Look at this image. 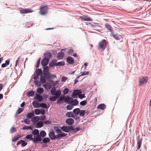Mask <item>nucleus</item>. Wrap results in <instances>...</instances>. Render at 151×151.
Here are the masks:
<instances>
[{
    "mask_svg": "<svg viewBox=\"0 0 151 151\" xmlns=\"http://www.w3.org/2000/svg\"><path fill=\"white\" fill-rule=\"evenodd\" d=\"M50 93L52 95H55L57 97H59L61 94V91L60 90H56L55 88L53 86L51 88Z\"/></svg>",
    "mask_w": 151,
    "mask_h": 151,
    "instance_id": "f257e3e1",
    "label": "nucleus"
},
{
    "mask_svg": "<svg viewBox=\"0 0 151 151\" xmlns=\"http://www.w3.org/2000/svg\"><path fill=\"white\" fill-rule=\"evenodd\" d=\"M55 129L56 132L58 134L56 135V136L58 139L65 137L67 135V134L64 133L61 130L58 128H57L56 129L55 128Z\"/></svg>",
    "mask_w": 151,
    "mask_h": 151,
    "instance_id": "f03ea898",
    "label": "nucleus"
},
{
    "mask_svg": "<svg viewBox=\"0 0 151 151\" xmlns=\"http://www.w3.org/2000/svg\"><path fill=\"white\" fill-rule=\"evenodd\" d=\"M43 69V74L46 77L47 79H50V73L49 72V67L48 66L44 67Z\"/></svg>",
    "mask_w": 151,
    "mask_h": 151,
    "instance_id": "7ed1b4c3",
    "label": "nucleus"
},
{
    "mask_svg": "<svg viewBox=\"0 0 151 151\" xmlns=\"http://www.w3.org/2000/svg\"><path fill=\"white\" fill-rule=\"evenodd\" d=\"M148 78L147 77H143L139 78V86H142L143 85L146 84L147 83Z\"/></svg>",
    "mask_w": 151,
    "mask_h": 151,
    "instance_id": "20e7f679",
    "label": "nucleus"
},
{
    "mask_svg": "<svg viewBox=\"0 0 151 151\" xmlns=\"http://www.w3.org/2000/svg\"><path fill=\"white\" fill-rule=\"evenodd\" d=\"M24 139L26 140L28 139L30 140L35 143H38L37 139H35L34 137L33 138L32 134H29L27 135L25 137V138H24Z\"/></svg>",
    "mask_w": 151,
    "mask_h": 151,
    "instance_id": "39448f33",
    "label": "nucleus"
},
{
    "mask_svg": "<svg viewBox=\"0 0 151 151\" xmlns=\"http://www.w3.org/2000/svg\"><path fill=\"white\" fill-rule=\"evenodd\" d=\"M107 42L105 40H102L99 43V49H105L106 46Z\"/></svg>",
    "mask_w": 151,
    "mask_h": 151,
    "instance_id": "423d86ee",
    "label": "nucleus"
},
{
    "mask_svg": "<svg viewBox=\"0 0 151 151\" xmlns=\"http://www.w3.org/2000/svg\"><path fill=\"white\" fill-rule=\"evenodd\" d=\"M46 135V133L45 131L44 130H42L40 131V133L39 134V136L37 139L38 143L39 141H42V138L44 137Z\"/></svg>",
    "mask_w": 151,
    "mask_h": 151,
    "instance_id": "0eeeda50",
    "label": "nucleus"
},
{
    "mask_svg": "<svg viewBox=\"0 0 151 151\" xmlns=\"http://www.w3.org/2000/svg\"><path fill=\"white\" fill-rule=\"evenodd\" d=\"M82 93V91L81 90H75L72 93V96L74 98H76L80 94Z\"/></svg>",
    "mask_w": 151,
    "mask_h": 151,
    "instance_id": "6e6552de",
    "label": "nucleus"
},
{
    "mask_svg": "<svg viewBox=\"0 0 151 151\" xmlns=\"http://www.w3.org/2000/svg\"><path fill=\"white\" fill-rule=\"evenodd\" d=\"M32 133L34 137L37 139L39 136V130L38 129H35L32 131Z\"/></svg>",
    "mask_w": 151,
    "mask_h": 151,
    "instance_id": "1a4fd4ad",
    "label": "nucleus"
},
{
    "mask_svg": "<svg viewBox=\"0 0 151 151\" xmlns=\"http://www.w3.org/2000/svg\"><path fill=\"white\" fill-rule=\"evenodd\" d=\"M47 8L45 6L42 7L40 8V12L42 15H45L47 12Z\"/></svg>",
    "mask_w": 151,
    "mask_h": 151,
    "instance_id": "9d476101",
    "label": "nucleus"
},
{
    "mask_svg": "<svg viewBox=\"0 0 151 151\" xmlns=\"http://www.w3.org/2000/svg\"><path fill=\"white\" fill-rule=\"evenodd\" d=\"M49 60H48L45 58H43L42 60L41 64L43 67L47 66V65L48 64Z\"/></svg>",
    "mask_w": 151,
    "mask_h": 151,
    "instance_id": "9b49d317",
    "label": "nucleus"
},
{
    "mask_svg": "<svg viewBox=\"0 0 151 151\" xmlns=\"http://www.w3.org/2000/svg\"><path fill=\"white\" fill-rule=\"evenodd\" d=\"M34 98L37 101L40 102H42L44 100L43 97L42 96L38 94H35V97Z\"/></svg>",
    "mask_w": 151,
    "mask_h": 151,
    "instance_id": "f8f14e48",
    "label": "nucleus"
},
{
    "mask_svg": "<svg viewBox=\"0 0 151 151\" xmlns=\"http://www.w3.org/2000/svg\"><path fill=\"white\" fill-rule=\"evenodd\" d=\"M49 137L52 140H54L57 139L56 135H55V133L53 132H50L49 134Z\"/></svg>",
    "mask_w": 151,
    "mask_h": 151,
    "instance_id": "ddd939ff",
    "label": "nucleus"
},
{
    "mask_svg": "<svg viewBox=\"0 0 151 151\" xmlns=\"http://www.w3.org/2000/svg\"><path fill=\"white\" fill-rule=\"evenodd\" d=\"M42 141H39V143L42 144L44 143L45 144L47 143L50 142V139L48 137H44L42 139Z\"/></svg>",
    "mask_w": 151,
    "mask_h": 151,
    "instance_id": "4468645a",
    "label": "nucleus"
},
{
    "mask_svg": "<svg viewBox=\"0 0 151 151\" xmlns=\"http://www.w3.org/2000/svg\"><path fill=\"white\" fill-rule=\"evenodd\" d=\"M33 11L31 10L26 9H24L20 11V13L22 14H24L31 13Z\"/></svg>",
    "mask_w": 151,
    "mask_h": 151,
    "instance_id": "2eb2a0df",
    "label": "nucleus"
},
{
    "mask_svg": "<svg viewBox=\"0 0 151 151\" xmlns=\"http://www.w3.org/2000/svg\"><path fill=\"white\" fill-rule=\"evenodd\" d=\"M70 132L71 133H75L81 130V129L79 127H77L76 128L74 129L72 126H70Z\"/></svg>",
    "mask_w": 151,
    "mask_h": 151,
    "instance_id": "dca6fc26",
    "label": "nucleus"
},
{
    "mask_svg": "<svg viewBox=\"0 0 151 151\" xmlns=\"http://www.w3.org/2000/svg\"><path fill=\"white\" fill-rule=\"evenodd\" d=\"M74 122V120L73 119L69 118L67 119L65 121L66 123L69 125H72Z\"/></svg>",
    "mask_w": 151,
    "mask_h": 151,
    "instance_id": "f3484780",
    "label": "nucleus"
},
{
    "mask_svg": "<svg viewBox=\"0 0 151 151\" xmlns=\"http://www.w3.org/2000/svg\"><path fill=\"white\" fill-rule=\"evenodd\" d=\"M73 101V99L70 97H65L64 100V101L68 104H70L72 103Z\"/></svg>",
    "mask_w": 151,
    "mask_h": 151,
    "instance_id": "a211bd4d",
    "label": "nucleus"
},
{
    "mask_svg": "<svg viewBox=\"0 0 151 151\" xmlns=\"http://www.w3.org/2000/svg\"><path fill=\"white\" fill-rule=\"evenodd\" d=\"M70 127L68 128L67 126H63L62 127H61V130L63 131L66 132H70Z\"/></svg>",
    "mask_w": 151,
    "mask_h": 151,
    "instance_id": "6ab92c4d",
    "label": "nucleus"
},
{
    "mask_svg": "<svg viewBox=\"0 0 151 151\" xmlns=\"http://www.w3.org/2000/svg\"><path fill=\"white\" fill-rule=\"evenodd\" d=\"M66 60L69 64H72L74 63L73 58L70 56H68L66 58Z\"/></svg>",
    "mask_w": 151,
    "mask_h": 151,
    "instance_id": "aec40b11",
    "label": "nucleus"
},
{
    "mask_svg": "<svg viewBox=\"0 0 151 151\" xmlns=\"http://www.w3.org/2000/svg\"><path fill=\"white\" fill-rule=\"evenodd\" d=\"M40 76V79L41 83H46V79H47L46 77L44 75H43V74Z\"/></svg>",
    "mask_w": 151,
    "mask_h": 151,
    "instance_id": "412c9836",
    "label": "nucleus"
},
{
    "mask_svg": "<svg viewBox=\"0 0 151 151\" xmlns=\"http://www.w3.org/2000/svg\"><path fill=\"white\" fill-rule=\"evenodd\" d=\"M57 60L56 59H53V60L52 61H50L49 63V65L50 67L51 68H52L55 65V66L56 62H57Z\"/></svg>",
    "mask_w": 151,
    "mask_h": 151,
    "instance_id": "4be33fe9",
    "label": "nucleus"
},
{
    "mask_svg": "<svg viewBox=\"0 0 151 151\" xmlns=\"http://www.w3.org/2000/svg\"><path fill=\"white\" fill-rule=\"evenodd\" d=\"M35 116L34 111H32L31 112L28 113L26 117L28 119H32L33 116Z\"/></svg>",
    "mask_w": 151,
    "mask_h": 151,
    "instance_id": "5701e85b",
    "label": "nucleus"
},
{
    "mask_svg": "<svg viewBox=\"0 0 151 151\" xmlns=\"http://www.w3.org/2000/svg\"><path fill=\"white\" fill-rule=\"evenodd\" d=\"M80 18L84 21H91L92 20L90 17L85 16H81L80 17Z\"/></svg>",
    "mask_w": 151,
    "mask_h": 151,
    "instance_id": "b1692460",
    "label": "nucleus"
},
{
    "mask_svg": "<svg viewBox=\"0 0 151 151\" xmlns=\"http://www.w3.org/2000/svg\"><path fill=\"white\" fill-rule=\"evenodd\" d=\"M33 106L36 108H39L40 107V104L36 101H34L32 103Z\"/></svg>",
    "mask_w": 151,
    "mask_h": 151,
    "instance_id": "393cba45",
    "label": "nucleus"
},
{
    "mask_svg": "<svg viewBox=\"0 0 151 151\" xmlns=\"http://www.w3.org/2000/svg\"><path fill=\"white\" fill-rule=\"evenodd\" d=\"M44 87L47 90H50L52 88V85L49 83H47L43 85Z\"/></svg>",
    "mask_w": 151,
    "mask_h": 151,
    "instance_id": "a878e982",
    "label": "nucleus"
},
{
    "mask_svg": "<svg viewBox=\"0 0 151 151\" xmlns=\"http://www.w3.org/2000/svg\"><path fill=\"white\" fill-rule=\"evenodd\" d=\"M105 27L106 28L109 30L110 32H111V35H113V31L111 26L108 23H106L105 24Z\"/></svg>",
    "mask_w": 151,
    "mask_h": 151,
    "instance_id": "bb28decb",
    "label": "nucleus"
},
{
    "mask_svg": "<svg viewBox=\"0 0 151 151\" xmlns=\"http://www.w3.org/2000/svg\"><path fill=\"white\" fill-rule=\"evenodd\" d=\"M113 37L117 40H121L122 39L121 35L117 34L113 35Z\"/></svg>",
    "mask_w": 151,
    "mask_h": 151,
    "instance_id": "cd10ccee",
    "label": "nucleus"
},
{
    "mask_svg": "<svg viewBox=\"0 0 151 151\" xmlns=\"http://www.w3.org/2000/svg\"><path fill=\"white\" fill-rule=\"evenodd\" d=\"M142 139H138L137 142V149L140 151V149L142 145Z\"/></svg>",
    "mask_w": 151,
    "mask_h": 151,
    "instance_id": "c85d7f7f",
    "label": "nucleus"
},
{
    "mask_svg": "<svg viewBox=\"0 0 151 151\" xmlns=\"http://www.w3.org/2000/svg\"><path fill=\"white\" fill-rule=\"evenodd\" d=\"M40 119V118L39 116H35V117H33L31 119V121L34 123H36L37 122H38Z\"/></svg>",
    "mask_w": 151,
    "mask_h": 151,
    "instance_id": "c756f323",
    "label": "nucleus"
},
{
    "mask_svg": "<svg viewBox=\"0 0 151 151\" xmlns=\"http://www.w3.org/2000/svg\"><path fill=\"white\" fill-rule=\"evenodd\" d=\"M43 126V123L41 121H38L36 124V127L37 128H40L42 127Z\"/></svg>",
    "mask_w": 151,
    "mask_h": 151,
    "instance_id": "7c9ffc66",
    "label": "nucleus"
},
{
    "mask_svg": "<svg viewBox=\"0 0 151 151\" xmlns=\"http://www.w3.org/2000/svg\"><path fill=\"white\" fill-rule=\"evenodd\" d=\"M106 108V105L104 104H101L99 105L97 107V108L99 109L104 110Z\"/></svg>",
    "mask_w": 151,
    "mask_h": 151,
    "instance_id": "2f4dec72",
    "label": "nucleus"
},
{
    "mask_svg": "<svg viewBox=\"0 0 151 151\" xmlns=\"http://www.w3.org/2000/svg\"><path fill=\"white\" fill-rule=\"evenodd\" d=\"M35 73L36 75L40 76L43 74L42 70L41 69H37L36 70Z\"/></svg>",
    "mask_w": 151,
    "mask_h": 151,
    "instance_id": "473e14b6",
    "label": "nucleus"
},
{
    "mask_svg": "<svg viewBox=\"0 0 151 151\" xmlns=\"http://www.w3.org/2000/svg\"><path fill=\"white\" fill-rule=\"evenodd\" d=\"M64 56V54L63 52H59L57 55V58L59 59H60L63 58Z\"/></svg>",
    "mask_w": 151,
    "mask_h": 151,
    "instance_id": "72a5a7b5",
    "label": "nucleus"
},
{
    "mask_svg": "<svg viewBox=\"0 0 151 151\" xmlns=\"http://www.w3.org/2000/svg\"><path fill=\"white\" fill-rule=\"evenodd\" d=\"M81 111V109L78 108L74 109L73 110V113L76 115H78Z\"/></svg>",
    "mask_w": 151,
    "mask_h": 151,
    "instance_id": "f704fd0d",
    "label": "nucleus"
},
{
    "mask_svg": "<svg viewBox=\"0 0 151 151\" xmlns=\"http://www.w3.org/2000/svg\"><path fill=\"white\" fill-rule=\"evenodd\" d=\"M35 92L33 91H31L28 92L27 94V96L28 97H33L35 95Z\"/></svg>",
    "mask_w": 151,
    "mask_h": 151,
    "instance_id": "c9c22d12",
    "label": "nucleus"
},
{
    "mask_svg": "<svg viewBox=\"0 0 151 151\" xmlns=\"http://www.w3.org/2000/svg\"><path fill=\"white\" fill-rule=\"evenodd\" d=\"M65 64V63L64 61H60L58 63L56 62L55 66L56 67H60V66H63Z\"/></svg>",
    "mask_w": 151,
    "mask_h": 151,
    "instance_id": "e433bc0d",
    "label": "nucleus"
},
{
    "mask_svg": "<svg viewBox=\"0 0 151 151\" xmlns=\"http://www.w3.org/2000/svg\"><path fill=\"white\" fill-rule=\"evenodd\" d=\"M44 56H45L44 58L48 60H49V58H50L51 55L50 53H45L44 54Z\"/></svg>",
    "mask_w": 151,
    "mask_h": 151,
    "instance_id": "4c0bfd02",
    "label": "nucleus"
},
{
    "mask_svg": "<svg viewBox=\"0 0 151 151\" xmlns=\"http://www.w3.org/2000/svg\"><path fill=\"white\" fill-rule=\"evenodd\" d=\"M9 64V60H7L5 61V63H3L1 65V67L2 68H4L6 66V65H8Z\"/></svg>",
    "mask_w": 151,
    "mask_h": 151,
    "instance_id": "58836bf2",
    "label": "nucleus"
},
{
    "mask_svg": "<svg viewBox=\"0 0 151 151\" xmlns=\"http://www.w3.org/2000/svg\"><path fill=\"white\" fill-rule=\"evenodd\" d=\"M44 91V89L42 87H39L37 89V92L39 94L42 93Z\"/></svg>",
    "mask_w": 151,
    "mask_h": 151,
    "instance_id": "ea45409f",
    "label": "nucleus"
},
{
    "mask_svg": "<svg viewBox=\"0 0 151 151\" xmlns=\"http://www.w3.org/2000/svg\"><path fill=\"white\" fill-rule=\"evenodd\" d=\"M59 97H57L56 96H50L49 97V99L50 101H55L57 100V98H59Z\"/></svg>",
    "mask_w": 151,
    "mask_h": 151,
    "instance_id": "a19ab883",
    "label": "nucleus"
},
{
    "mask_svg": "<svg viewBox=\"0 0 151 151\" xmlns=\"http://www.w3.org/2000/svg\"><path fill=\"white\" fill-rule=\"evenodd\" d=\"M22 122H24V123L27 124H30V121L28 119L26 118L24 120V121H22Z\"/></svg>",
    "mask_w": 151,
    "mask_h": 151,
    "instance_id": "79ce46f5",
    "label": "nucleus"
},
{
    "mask_svg": "<svg viewBox=\"0 0 151 151\" xmlns=\"http://www.w3.org/2000/svg\"><path fill=\"white\" fill-rule=\"evenodd\" d=\"M65 97L64 96L62 95L58 99V102L59 101H61V102L64 101V99L65 98Z\"/></svg>",
    "mask_w": 151,
    "mask_h": 151,
    "instance_id": "37998d69",
    "label": "nucleus"
},
{
    "mask_svg": "<svg viewBox=\"0 0 151 151\" xmlns=\"http://www.w3.org/2000/svg\"><path fill=\"white\" fill-rule=\"evenodd\" d=\"M35 85L37 87H40L41 86V82L40 81H35Z\"/></svg>",
    "mask_w": 151,
    "mask_h": 151,
    "instance_id": "c03bdc74",
    "label": "nucleus"
},
{
    "mask_svg": "<svg viewBox=\"0 0 151 151\" xmlns=\"http://www.w3.org/2000/svg\"><path fill=\"white\" fill-rule=\"evenodd\" d=\"M23 110V109L22 108H19L17 111L15 116L20 114L22 111Z\"/></svg>",
    "mask_w": 151,
    "mask_h": 151,
    "instance_id": "a18cd8bd",
    "label": "nucleus"
},
{
    "mask_svg": "<svg viewBox=\"0 0 151 151\" xmlns=\"http://www.w3.org/2000/svg\"><path fill=\"white\" fill-rule=\"evenodd\" d=\"M74 106H76L78 104L79 102L76 99H73L72 103Z\"/></svg>",
    "mask_w": 151,
    "mask_h": 151,
    "instance_id": "49530a36",
    "label": "nucleus"
},
{
    "mask_svg": "<svg viewBox=\"0 0 151 151\" xmlns=\"http://www.w3.org/2000/svg\"><path fill=\"white\" fill-rule=\"evenodd\" d=\"M40 104V107L46 109L47 108V104L45 103H41Z\"/></svg>",
    "mask_w": 151,
    "mask_h": 151,
    "instance_id": "de8ad7c7",
    "label": "nucleus"
},
{
    "mask_svg": "<svg viewBox=\"0 0 151 151\" xmlns=\"http://www.w3.org/2000/svg\"><path fill=\"white\" fill-rule=\"evenodd\" d=\"M21 136H19V135H16L14 137L13 139H12V141L13 142H14L17 141Z\"/></svg>",
    "mask_w": 151,
    "mask_h": 151,
    "instance_id": "09e8293b",
    "label": "nucleus"
},
{
    "mask_svg": "<svg viewBox=\"0 0 151 151\" xmlns=\"http://www.w3.org/2000/svg\"><path fill=\"white\" fill-rule=\"evenodd\" d=\"M73 107V105L72 104L68 105L66 106L67 109L68 110H71L72 109Z\"/></svg>",
    "mask_w": 151,
    "mask_h": 151,
    "instance_id": "8fccbe9b",
    "label": "nucleus"
},
{
    "mask_svg": "<svg viewBox=\"0 0 151 151\" xmlns=\"http://www.w3.org/2000/svg\"><path fill=\"white\" fill-rule=\"evenodd\" d=\"M21 143V146L22 147H23L26 146L27 144V143L25 142L24 140H22Z\"/></svg>",
    "mask_w": 151,
    "mask_h": 151,
    "instance_id": "3c124183",
    "label": "nucleus"
},
{
    "mask_svg": "<svg viewBox=\"0 0 151 151\" xmlns=\"http://www.w3.org/2000/svg\"><path fill=\"white\" fill-rule=\"evenodd\" d=\"M89 73V72L88 71H84L83 72L81 75H80V76H78L76 78V79H78L79 77L80 76H84L85 75H87Z\"/></svg>",
    "mask_w": 151,
    "mask_h": 151,
    "instance_id": "603ef678",
    "label": "nucleus"
},
{
    "mask_svg": "<svg viewBox=\"0 0 151 151\" xmlns=\"http://www.w3.org/2000/svg\"><path fill=\"white\" fill-rule=\"evenodd\" d=\"M35 114L38 115L40 113V110L39 109H36L35 110Z\"/></svg>",
    "mask_w": 151,
    "mask_h": 151,
    "instance_id": "864d4df0",
    "label": "nucleus"
},
{
    "mask_svg": "<svg viewBox=\"0 0 151 151\" xmlns=\"http://www.w3.org/2000/svg\"><path fill=\"white\" fill-rule=\"evenodd\" d=\"M69 91V90L68 88H65L64 90L63 91V92L64 94L65 95L68 93Z\"/></svg>",
    "mask_w": 151,
    "mask_h": 151,
    "instance_id": "5fc2aeb1",
    "label": "nucleus"
},
{
    "mask_svg": "<svg viewBox=\"0 0 151 151\" xmlns=\"http://www.w3.org/2000/svg\"><path fill=\"white\" fill-rule=\"evenodd\" d=\"M41 61V58H40L37 61V64L35 65V67L36 68H38L39 66V65L40 64Z\"/></svg>",
    "mask_w": 151,
    "mask_h": 151,
    "instance_id": "6e6d98bb",
    "label": "nucleus"
},
{
    "mask_svg": "<svg viewBox=\"0 0 151 151\" xmlns=\"http://www.w3.org/2000/svg\"><path fill=\"white\" fill-rule=\"evenodd\" d=\"M86 111L85 110H81L79 113V115L80 116H83L85 114Z\"/></svg>",
    "mask_w": 151,
    "mask_h": 151,
    "instance_id": "4d7b16f0",
    "label": "nucleus"
},
{
    "mask_svg": "<svg viewBox=\"0 0 151 151\" xmlns=\"http://www.w3.org/2000/svg\"><path fill=\"white\" fill-rule=\"evenodd\" d=\"M86 96L84 93L81 94L80 93L79 94L78 96V98L81 99H83V98H85L86 97Z\"/></svg>",
    "mask_w": 151,
    "mask_h": 151,
    "instance_id": "13d9d810",
    "label": "nucleus"
},
{
    "mask_svg": "<svg viewBox=\"0 0 151 151\" xmlns=\"http://www.w3.org/2000/svg\"><path fill=\"white\" fill-rule=\"evenodd\" d=\"M68 52L69 55H72L73 53V50L71 49H68Z\"/></svg>",
    "mask_w": 151,
    "mask_h": 151,
    "instance_id": "bf43d9fd",
    "label": "nucleus"
},
{
    "mask_svg": "<svg viewBox=\"0 0 151 151\" xmlns=\"http://www.w3.org/2000/svg\"><path fill=\"white\" fill-rule=\"evenodd\" d=\"M87 104V101L86 100H84L80 102V104L81 105L84 106Z\"/></svg>",
    "mask_w": 151,
    "mask_h": 151,
    "instance_id": "052dcab7",
    "label": "nucleus"
},
{
    "mask_svg": "<svg viewBox=\"0 0 151 151\" xmlns=\"http://www.w3.org/2000/svg\"><path fill=\"white\" fill-rule=\"evenodd\" d=\"M72 112H68L66 114V116L68 117H70Z\"/></svg>",
    "mask_w": 151,
    "mask_h": 151,
    "instance_id": "680f3d73",
    "label": "nucleus"
},
{
    "mask_svg": "<svg viewBox=\"0 0 151 151\" xmlns=\"http://www.w3.org/2000/svg\"><path fill=\"white\" fill-rule=\"evenodd\" d=\"M40 113L42 115H44L45 113V111L44 109H42L40 110Z\"/></svg>",
    "mask_w": 151,
    "mask_h": 151,
    "instance_id": "e2e57ef3",
    "label": "nucleus"
},
{
    "mask_svg": "<svg viewBox=\"0 0 151 151\" xmlns=\"http://www.w3.org/2000/svg\"><path fill=\"white\" fill-rule=\"evenodd\" d=\"M38 76L37 75H35L33 77V79L34 80L36 81L39 78L38 76Z\"/></svg>",
    "mask_w": 151,
    "mask_h": 151,
    "instance_id": "0e129e2a",
    "label": "nucleus"
},
{
    "mask_svg": "<svg viewBox=\"0 0 151 151\" xmlns=\"http://www.w3.org/2000/svg\"><path fill=\"white\" fill-rule=\"evenodd\" d=\"M44 123L45 124H48L51 123V122L48 120H45L44 121Z\"/></svg>",
    "mask_w": 151,
    "mask_h": 151,
    "instance_id": "69168bd1",
    "label": "nucleus"
},
{
    "mask_svg": "<svg viewBox=\"0 0 151 151\" xmlns=\"http://www.w3.org/2000/svg\"><path fill=\"white\" fill-rule=\"evenodd\" d=\"M16 131V130L15 128L14 127H12L11 130V132L14 133V132H15Z\"/></svg>",
    "mask_w": 151,
    "mask_h": 151,
    "instance_id": "338daca9",
    "label": "nucleus"
},
{
    "mask_svg": "<svg viewBox=\"0 0 151 151\" xmlns=\"http://www.w3.org/2000/svg\"><path fill=\"white\" fill-rule=\"evenodd\" d=\"M28 127L27 126L25 125L22 128V129L23 130L29 129Z\"/></svg>",
    "mask_w": 151,
    "mask_h": 151,
    "instance_id": "774afa93",
    "label": "nucleus"
}]
</instances>
